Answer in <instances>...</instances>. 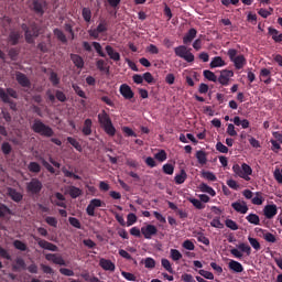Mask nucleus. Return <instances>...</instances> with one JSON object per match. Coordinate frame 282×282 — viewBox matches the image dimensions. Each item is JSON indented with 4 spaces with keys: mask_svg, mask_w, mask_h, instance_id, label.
<instances>
[{
    "mask_svg": "<svg viewBox=\"0 0 282 282\" xmlns=\"http://www.w3.org/2000/svg\"><path fill=\"white\" fill-rule=\"evenodd\" d=\"M98 122L104 129L105 133H107V135H110V138H113V135H116V127H113V122H111V117H109V113H107V111L102 110L98 115Z\"/></svg>",
    "mask_w": 282,
    "mask_h": 282,
    "instance_id": "1",
    "label": "nucleus"
},
{
    "mask_svg": "<svg viewBox=\"0 0 282 282\" xmlns=\"http://www.w3.org/2000/svg\"><path fill=\"white\" fill-rule=\"evenodd\" d=\"M31 129L34 133H39V135H42L43 138H53L54 135V129L45 124L41 119H35Z\"/></svg>",
    "mask_w": 282,
    "mask_h": 282,
    "instance_id": "2",
    "label": "nucleus"
},
{
    "mask_svg": "<svg viewBox=\"0 0 282 282\" xmlns=\"http://www.w3.org/2000/svg\"><path fill=\"white\" fill-rule=\"evenodd\" d=\"M22 30L24 31V39L30 45H32L34 39H37L41 34V28H39L36 23H32L30 26L22 24Z\"/></svg>",
    "mask_w": 282,
    "mask_h": 282,
    "instance_id": "3",
    "label": "nucleus"
},
{
    "mask_svg": "<svg viewBox=\"0 0 282 282\" xmlns=\"http://www.w3.org/2000/svg\"><path fill=\"white\" fill-rule=\"evenodd\" d=\"M232 171L234 173H236V175H238V177L246 180V182H250V175H252V167H250V165H248L247 163H242V165L234 164Z\"/></svg>",
    "mask_w": 282,
    "mask_h": 282,
    "instance_id": "4",
    "label": "nucleus"
},
{
    "mask_svg": "<svg viewBox=\"0 0 282 282\" xmlns=\"http://www.w3.org/2000/svg\"><path fill=\"white\" fill-rule=\"evenodd\" d=\"M237 50L229 48L227 52V56L234 63L236 69H243V66L246 65V57L243 55H237Z\"/></svg>",
    "mask_w": 282,
    "mask_h": 282,
    "instance_id": "5",
    "label": "nucleus"
},
{
    "mask_svg": "<svg viewBox=\"0 0 282 282\" xmlns=\"http://www.w3.org/2000/svg\"><path fill=\"white\" fill-rule=\"evenodd\" d=\"M174 54L180 58H183V61H186V63H193L195 61V55H193V53H191V48L188 50L185 45L175 47Z\"/></svg>",
    "mask_w": 282,
    "mask_h": 282,
    "instance_id": "6",
    "label": "nucleus"
},
{
    "mask_svg": "<svg viewBox=\"0 0 282 282\" xmlns=\"http://www.w3.org/2000/svg\"><path fill=\"white\" fill-rule=\"evenodd\" d=\"M41 191H43V183L39 178H31L26 183V193L29 195H41Z\"/></svg>",
    "mask_w": 282,
    "mask_h": 282,
    "instance_id": "7",
    "label": "nucleus"
},
{
    "mask_svg": "<svg viewBox=\"0 0 282 282\" xmlns=\"http://www.w3.org/2000/svg\"><path fill=\"white\" fill-rule=\"evenodd\" d=\"M10 98H19V94L17 93V90H14V88H7V91L4 88L0 87V99L2 100V102H4L6 105H12V99Z\"/></svg>",
    "mask_w": 282,
    "mask_h": 282,
    "instance_id": "8",
    "label": "nucleus"
},
{
    "mask_svg": "<svg viewBox=\"0 0 282 282\" xmlns=\"http://www.w3.org/2000/svg\"><path fill=\"white\" fill-rule=\"evenodd\" d=\"M102 206H105V203L100 198H93L86 208V213L89 217H96V208H102Z\"/></svg>",
    "mask_w": 282,
    "mask_h": 282,
    "instance_id": "9",
    "label": "nucleus"
},
{
    "mask_svg": "<svg viewBox=\"0 0 282 282\" xmlns=\"http://www.w3.org/2000/svg\"><path fill=\"white\" fill-rule=\"evenodd\" d=\"M232 76H235V72L224 69L220 72L217 82L219 83V85H223V87H228V85H230V78H232Z\"/></svg>",
    "mask_w": 282,
    "mask_h": 282,
    "instance_id": "10",
    "label": "nucleus"
},
{
    "mask_svg": "<svg viewBox=\"0 0 282 282\" xmlns=\"http://www.w3.org/2000/svg\"><path fill=\"white\" fill-rule=\"evenodd\" d=\"M141 235H143L144 239H152L154 235H158V227L154 225H147L141 228Z\"/></svg>",
    "mask_w": 282,
    "mask_h": 282,
    "instance_id": "11",
    "label": "nucleus"
},
{
    "mask_svg": "<svg viewBox=\"0 0 282 282\" xmlns=\"http://www.w3.org/2000/svg\"><path fill=\"white\" fill-rule=\"evenodd\" d=\"M15 80H17V83H19V85L21 87H26L28 89H30V87H32V82H30V78H28V75H25L21 72H18L15 74Z\"/></svg>",
    "mask_w": 282,
    "mask_h": 282,
    "instance_id": "12",
    "label": "nucleus"
},
{
    "mask_svg": "<svg viewBox=\"0 0 282 282\" xmlns=\"http://www.w3.org/2000/svg\"><path fill=\"white\" fill-rule=\"evenodd\" d=\"M35 241H37V246H40V248H43V250H50L51 252H58V247L47 240L35 238Z\"/></svg>",
    "mask_w": 282,
    "mask_h": 282,
    "instance_id": "13",
    "label": "nucleus"
},
{
    "mask_svg": "<svg viewBox=\"0 0 282 282\" xmlns=\"http://www.w3.org/2000/svg\"><path fill=\"white\" fill-rule=\"evenodd\" d=\"M45 259L46 261H52V263H55V265H67L65 259H63V256L58 253H47Z\"/></svg>",
    "mask_w": 282,
    "mask_h": 282,
    "instance_id": "14",
    "label": "nucleus"
},
{
    "mask_svg": "<svg viewBox=\"0 0 282 282\" xmlns=\"http://www.w3.org/2000/svg\"><path fill=\"white\" fill-rule=\"evenodd\" d=\"M119 91L121 96L124 98V100H131V98L135 96V94L131 89V86H129L128 84H122L119 88Z\"/></svg>",
    "mask_w": 282,
    "mask_h": 282,
    "instance_id": "15",
    "label": "nucleus"
},
{
    "mask_svg": "<svg viewBox=\"0 0 282 282\" xmlns=\"http://www.w3.org/2000/svg\"><path fill=\"white\" fill-rule=\"evenodd\" d=\"M7 195L12 199V202H15L17 204H19V202H23V194L13 187L7 188Z\"/></svg>",
    "mask_w": 282,
    "mask_h": 282,
    "instance_id": "16",
    "label": "nucleus"
},
{
    "mask_svg": "<svg viewBox=\"0 0 282 282\" xmlns=\"http://www.w3.org/2000/svg\"><path fill=\"white\" fill-rule=\"evenodd\" d=\"M276 213H279V209L275 204L267 205L263 208V215L267 219H273Z\"/></svg>",
    "mask_w": 282,
    "mask_h": 282,
    "instance_id": "17",
    "label": "nucleus"
},
{
    "mask_svg": "<svg viewBox=\"0 0 282 282\" xmlns=\"http://www.w3.org/2000/svg\"><path fill=\"white\" fill-rule=\"evenodd\" d=\"M99 265L100 268H102V270H106L107 272H116V264L111 260L101 258L99 260Z\"/></svg>",
    "mask_w": 282,
    "mask_h": 282,
    "instance_id": "18",
    "label": "nucleus"
},
{
    "mask_svg": "<svg viewBox=\"0 0 282 282\" xmlns=\"http://www.w3.org/2000/svg\"><path fill=\"white\" fill-rule=\"evenodd\" d=\"M70 61L77 69H83L85 67V59L78 54L72 53Z\"/></svg>",
    "mask_w": 282,
    "mask_h": 282,
    "instance_id": "19",
    "label": "nucleus"
},
{
    "mask_svg": "<svg viewBox=\"0 0 282 282\" xmlns=\"http://www.w3.org/2000/svg\"><path fill=\"white\" fill-rule=\"evenodd\" d=\"M231 208H234L236 213H240L241 215H246V213H248V205L243 200L232 203Z\"/></svg>",
    "mask_w": 282,
    "mask_h": 282,
    "instance_id": "20",
    "label": "nucleus"
},
{
    "mask_svg": "<svg viewBox=\"0 0 282 282\" xmlns=\"http://www.w3.org/2000/svg\"><path fill=\"white\" fill-rule=\"evenodd\" d=\"M197 36V31L192 28L188 30V32L183 37L184 45H191L193 41H195V37Z\"/></svg>",
    "mask_w": 282,
    "mask_h": 282,
    "instance_id": "21",
    "label": "nucleus"
},
{
    "mask_svg": "<svg viewBox=\"0 0 282 282\" xmlns=\"http://www.w3.org/2000/svg\"><path fill=\"white\" fill-rule=\"evenodd\" d=\"M55 197L57 200L51 199V204L58 206L59 208H67V204H65V196L61 194V192H56Z\"/></svg>",
    "mask_w": 282,
    "mask_h": 282,
    "instance_id": "22",
    "label": "nucleus"
},
{
    "mask_svg": "<svg viewBox=\"0 0 282 282\" xmlns=\"http://www.w3.org/2000/svg\"><path fill=\"white\" fill-rule=\"evenodd\" d=\"M21 39V32L17 30H11L8 36V42L10 45H19V41Z\"/></svg>",
    "mask_w": 282,
    "mask_h": 282,
    "instance_id": "23",
    "label": "nucleus"
},
{
    "mask_svg": "<svg viewBox=\"0 0 282 282\" xmlns=\"http://www.w3.org/2000/svg\"><path fill=\"white\" fill-rule=\"evenodd\" d=\"M236 127H242V129H250V121L248 119H241V117L236 116L234 119H230Z\"/></svg>",
    "mask_w": 282,
    "mask_h": 282,
    "instance_id": "24",
    "label": "nucleus"
},
{
    "mask_svg": "<svg viewBox=\"0 0 282 282\" xmlns=\"http://www.w3.org/2000/svg\"><path fill=\"white\" fill-rule=\"evenodd\" d=\"M106 52L111 61L118 63L120 61V53H118L111 45L106 46Z\"/></svg>",
    "mask_w": 282,
    "mask_h": 282,
    "instance_id": "25",
    "label": "nucleus"
},
{
    "mask_svg": "<svg viewBox=\"0 0 282 282\" xmlns=\"http://www.w3.org/2000/svg\"><path fill=\"white\" fill-rule=\"evenodd\" d=\"M94 127V121L91 119H86L84 121L83 128H82V133L83 135H91L93 130L91 128Z\"/></svg>",
    "mask_w": 282,
    "mask_h": 282,
    "instance_id": "26",
    "label": "nucleus"
},
{
    "mask_svg": "<svg viewBox=\"0 0 282 282\" xmlns=\"http://www.w3.org/2000/svg\"><path fill=\"white\" fill-rule=\"evenodd\" d=\"M228 268H229V270H231L232 272H236V273L243 272V264H241L237 260H230L228 263Z\"/></svg>",
    "mask_w": 282,
    "mask_h": 282,
    "instance_id": "27",
    "label": "nucleus"
},
{
    "mask_svg": "<svg viewBox=\"0 0 282 282\" xmlns=\"http://www.w3.org/2000/svg\"><path fill=\"white\" fill-rule=\"evenodd\" d=\"M28 265L25 264V260L23 258H17L15 263L12 265L13 272H21V270H25Z\"/></svg>",
    "mask_w": 282,
    "mask_h": 282,
    "instance_id": "28",
    "label": "nucleus"
},
{
    "mask_svg": "<svg viewBox=\"0 0 282 282\" xmlns=\"http://www.w3.org/2000/svg\"><path fill=\"white\" fill-rule=\"evenodd\" d=\"M268 32H269L270 36H272L274 43H282V33L279 34V30H276L272 26H269Z\"/></svg>",
    "mask_w": 282,
    "mask_h": 282,
    "instance_id": "29",
    "label": "nucleus"
},
{
    "mask_svg": "<svg viewBox=\"0 0 282 282\" xmlns=\"http://www.w3.org/2000/svg\"><path fill=\"white\" fill-rule=\"evenodd\" d=\"M209 67L210 69H215L216 67H226V62L221 56H216L212 59Z\"/></svg>",
    "mask_w": 282,
    "mask_h": 282,
    "instance_id": "30",
    "label": "nucleus"
},
{
    "mask_svg": "<svg viewBox=\"0 0 282 282\" xmlns=\"http://www.w3.org/2000/svg\"><path fill=\"white\" fill-rule=\"evenodd\" d=\"M68 195L72 197V199H76L77 197H80V195H83V189L70 185L68 187Z\"/></svg>",
    "mask_w": 282,
    "mask_h": 282,
    "instance_id": "31",
    "label": "nucleus"
},
{
    "mask_svg": "<svg viewBox=\"0 0 282 282\" xmlns=\"http://www.w3.org/2000/svg\"><path fill=\"white\" fill-rule=\"evenodd\" d=\"M188 178V174H186L185 170H181L180 174H176L174 177L175 184H184Z\"/></svg>",
    "mask_w": 282,
    "mask_h": 282,
    "instance_id": "32",
    "label": "nucleus"
},
{
    "mask_svg": "<svg viewBox=\"0 0 282 282\" xmlns=\"http://www.w3.org/2000/svg\"><path fill=\"white\" fill-rule=\"evenodd\" d=\"M199 189L202 191V193H207L212 197H215V195H217V192H215L214 188L206 183H200Z\"/></svg>",
    "mask_w": 282,
    "mask_h": 282,
    "instance_id": "33",
    "label": "nucleus"
},
{
    "mask_svg": "<svg viewBox=\"0 0 282 282\" xmlns=\"http://www.w3.org/2000/svg\"><path fill=\"white\" fill-rule=\"evenodd\" d=\"M33 10L36 14H40L41 17L45 14V10H43V3L39 0L33 1Z\"/></svg>",
    "mask_w": 282,
    "mask_h": 282,
    "instance_id": "34",
    "label": "nucleus"
},
{
    "mask_svg": "<svg viewBox=\"0 0 282 282\" xmlns=\"http://www.w3.org/2000/svg\"><path fill=\"white\" fill-rule=\"evenodd\" d=\"M246 219L249 224H252L253 226H260V224H261V219L259 218V215H257V214H249L246 217Z\"/></svg>",
    "mask_w": 282,
    "mask_h": 282,
    "instance_id": "35",
    "label": "nucleus"
},
{
    "mask_svg": "<svg viewBox=\"0 0 282 282\" xmlns=\"http://www.w3.org/2000/svg\"><path fill=\"white\" fill-rule=\"evenodd\" d=\"M196 159L198 161V164H206L208 162L206 152H204V150H199L196 152Z\"/></svg>",
    "mask_w": 282,
    "mask_h": 282,
    "instance_id": "36",
    "label": "nucleus"
},
{
    "mask_svg": "<svg viewBox=\"0 0 282 282\" xmlns=\"http://www.w3.org/2000/svg\"><path fill=\"white\" fill-rule=\"evenodd\" d=\"M82 17L86 23H90L91 22V9H89L87 7L83 8Z\"/></svg>",
    "mask_w": 282,
    "mask_h": 282,
    "instance_id": "37",
    "label": "nucleus"
},
{
    "mask_svg": "<svg viewBox=\"0 0 282 282\" xmlns=\"http://www.w3.org/2000/svg\"><path fill=\"white\" fill-rule=\"evenodd\" d=\"M67 142L76 149L79 153L83 152V145H80V142H78L76 139L72 137H67Z\"/></svg>",
    "mask_w": 282,
    "mask_h": 282,
    "instance_id": "38",
    "label": "nucleus"
},
{
    "mask_svg": "<svg viewBox=\"0 0 282 282\" xmlns=\"http://www.w3.org/2000/svg\"><path fill=\"white\" fill-rule=\"evenodd\" d=\"M203 76L207 80H210L212 83H217V75H215V73H213V70H209V69L204 70Z\"/></svg>",
    "mask_w": 282,
    "mask_h": 282,
    "instance_id": "39",
    "label": "nucleus"
},
{
    "mask_svg": "<svg viewBox=\"0 0 282 282\" xmlns=\"http://www.w3.org/2000/svg\"><path fill=\"white\" fill-rule=\"evenodd\" d=\"M6 215H12V209L6 204H0V218L3 219Z\"/></svg>",
    "mask_w": 282,
    "mask_h": 282,
    "instance_id": "40",
    "label": "nucleus"
},
{
    "mask_svg": "<svg viewBox=\"0 0 282 282\" xmlns=\"http://www.w3.org/2000/svg\"><path fill=\"white\" fill-rule=\"evenodd\" d=\"M53 34H55L56 39H58L61 43H67V36L61 31V29H54Z\"/></svg>",
    "mask_w": 282,
    "mask_h": 282,
    "instance_id": "41",
    "label": "nucleus"
},
{
    "mask_svg": "<svg viewBox=\"0 0 282 282\" xmlns=\"http://www.w3.org/2000/svg\"><path fill=\"white\" fill-rule=\"evenodd\" d=\"M109 26V23L107 20H100L99 24L97 25L96 30L99 34H102V32H107Z\"/></svg>",
    "mask_w": 282,
    "mask_h": 282,
    "instance_id": "42",
    "label": "nucleus"
},
{
    "mask_svg": "<svg viewBox=\"0 0 282 282\" xmlns=\"http://www.w3.org/2000/svg\"><path fill=\"white\" fill-rule=\"evenodd\" d=\"M13 247L15 248V250H20L21 252H25V250H28V245H25V242L21 240H14Z\"/></svg>",
    "mask_w": 282,
    "mask_h": 282,
    "instance_id": "43",
    "label": "nucleus"
},
{
    "mask_svg": "<svg viewBox=\"0 0 282 282\" xmlns=\"http://www.w3.org/2000/svg\"><path fill=\"white\" fill-rule=\"evenodd\" d=\"M248 241L253 250H256L257 252L261 250V243L259 242V240H257V238L248 237Z\"/></svg>",
    "mask_w": 282,
    "mask_h": 282,
    "instance_id": "44",
    "label": "nucleus"
},
{
    "mask_svg": "<svg viewBox=\"0 0 282 282\" xmlns=\"http://www.w3.org/2000/svg\"><path fill=\"white\" fill-rule=\"evenodd\" d=\"M196 239L199 243H204V246H210V240L204 235V232H198L196 235Z\"/></svg>",
    "mask_w": 282,
    "mask_h": 282,
    "instance_id": "45",
    "label": "nucleus"
},
{
    "mask_svg": "<svg viewBox=\"0 0 282 282\" xmlns=\"http://www.w3.org/2000/svg\"><path fill=\"white\" fill-rule=\"evenodd\" d=\"M161 265L162 268H164V270H166V272H170V274H173V267L171 265V261H169V259L163 258L161 260Z\"/></svg>",
    "mask_w": 282,
    "mask_h": 282,
    "instance_id": "46",
    "label": "nucleus"
},
{
    "mask_svg": "<svg viewBox=\"0 0 282 282\" xmlns=\"http://www.w3.org/2000/svg\"><path fill=\"white\" fill-rule=\"evenodd\" d=\"M93 47L95 48L97 54L99 56H101V58H106L107 57V54H105V52L102 51V45H100L99 42H93Z\"/></svg>",
    "mask_w": 282,
    "mask_h": 282,
    "instance_id": "47",
    "label": "nucleus"
},
{
    "mask_svg": "<svg viewBox=\"0 0 282 282\" xmlns=\"http://www.w3.org/2000/svg\"><path fill=\"white\" fill-rule=\"evenodd\" d=\"M30 173H41V164L37 162H31L28 165Z\"/></svg>",
    "mask_w": 282,
    "mask_h": 282,
    "instance_id": "48",
    "label": "nucleus"
},
{
    "mask_svg": "<svg viewBox=\"0 0 282 282\" xmlns=\"http://www.w3.org/2000/svg\"><path fill=\"white\" fill-rule=\"evenodd\" d=\"M96 67H97V69H99V72L109 73V68L107 67V62H105V59H98L96 62Z\"/></svg>",
    "mask_w": 282,
    "mask_h": 282,
    "instance_id": "49",
    "label": "nucleus"
},
{
    "mask_svg": "<svg viewBox=\"0 0 282 282\" xmlns=\"http://www.w3.org/2000/svg\"><path fill=\"white\" fill-rule=\"evenodd\" d=\"M62 173L65 175V177H73V180H80V176L78 174H74V172L67 170V167H62Z\"/></svg>",
    "mask_w": 282,
    "mask_h": 282,
    "instance_id": "50",
    "label": "nucleus"
},
{
    "mask_svg": "<svg viewBox=\"0 0 282 282\" xmlns=\"http://www.w3.org/2000/svg\"><path fill=\"white\" fill-rule=\"evenodd\" d=\"M189 202L197 208V210H204V208H206V205H204L200 199L191 198Z\"/></svg>",
    "mask_w": 282,
    "mask_h": 282,
    "instance_id": "51",
    "label": "nucleus"
},
{
    "mask_svg": "<svg viewBox=\"0 0 282 282\" xmlns=\"http://www.w3.org/2000/svg\"><path fill=\"white\" fill-rule=\"evenodd\" d=\"M238 250H240L241 252H246L248 257H250V254H252V248H250V246H248L247 243H243V242L238 245Z\"/></svg>",
    "mask_w": 282,
    "mask_h": 282,
    "instance_id": "52",
    "label": "nucleus"
},
{
    "mask_svg": "<svg viewBox=\"0 0 282 282\" xmlns=\"http://www.w3.org/2000/svg\"><path fill=\"white\" fill-rule=\"evenodd\" d=\"M50 80L53 87H57V85H61V78H58V74H56L55 72L51 73Z\"/></svg>",
    "mask_w": 282,
    "mask_h": 282,
    "instance_id": "53",
    "label": "nucleus"
},
{
    "mask_svg": "<svg viewBox=\"0 0 282 282\" xmlns=\"http://www.w3.org/2000/svg\"><path fill=\"white\" fill-rule=\"evenodd\" d=\"M72 88L74 89L75 94L79 96V98L87 99V95L83 91V88H80V86L73 84Z\"/></svg>",
    "mask_w": 282,
    "mask_h": 282,
    "instance_id": "54",
    "label": "nucleus"
},
{
    "mask_svg": "<svg viewBox=\"0 0 282 282\" xmlns=\"http://www.w3.org/2000/svg\"><path fill=\"white\" fill-rule=\"evenodd\" d=\"M3 155H10L12 153V145L9 142H3L1 145Z\"/></svg>",
    "mask_w": 282,
    "mask_h": 282,
    "instance_id": "55",
    "label": "nucleus"
},
{
    "mask_svg": "<svg viewBox=\"0 0 282 282\" xmlns=\"http://www.w3.org/2000/svg\"><path fill=\"white\" fill-rule=\"evenodd\" d=\"M174 172L175 166H173V164L166 163L163 165V173H165V175H173Z\"/></svg>",
    "mask_w": 282,
    "mask_h": 282,
    "instance_id": "56",
    "label": "nucleus"
},
{
    "mask_svg": "<svg viewBox=\"0 0 282 282\" xmlns=\"http://www.w3.org/2000/svg\"><path fill=\"white\" fill-rule=\"evenodd\" d=\"M225 226L230 230H239V225H237V223L232 219H226Z\"/></svg>",
    "mask_w": 282,
    "mask_h": 282,
    "instance_id": "57",
    "label": "nucleus"
},
{
    "mask_svg": "<svg viewBox=\"0 0 282 282\" xmlns=\"http://www.w3.org/2000/svg\"><path fill=\"white\" fill-rule=\"evenodd\" d=\"M170 254L173 261H180V259H182V252L177 249H171Z\"/></svg>",
    "mask_w": 282,
    "mask_h": 282,
    "instance_id": "58",
    "label": "nucleus"
},
{
    "mask_svg": "<svg viewBox=\"0 0 282 282\" xmlns=\"http://www.w3.org/2000/svg\"><path fill=\"white\" fill-rule=\"evenodd\" d=\"M55 98L59 102H67V95H65V93H63V90H55Z\"/></svg>",
    "mask_w": 282,
    "mask_h": 282,
    "instance_id": "59",
    "label": "nucleus"
},
{
    "mask_svg": "<svg viewBox=\"0 0 282 282\" xmlns=\"http://www.w3.org/2000/svg\"><path fill=\"white\" fill-rule=\"evenodd\" d=\"M210 226L212 228H224V225L220 220V217L219 216H216L212 221H210Z\"/></svg>",
    "mask_w": 282,
    "mask_h": 282,
    "instance_id": "60",
    "label": "nucleus"
},
{
    "mask_svg": "<svg viewBox=\"0 0 282 282\" xmlns=\"http://www.w3.org/2000/svg\"><path fill=\"white\" fill-rule=\"evenodd\" d=\"M138 221V216H135V214L130 213L127 216V226H133V224H135Z\"/></svg>",
    "mask_w": 282,
    "mask_h": 282,
    "instance_id": "61",
    "label": "nucleus"
},
{
    "mask_svg": "<svg viewBox=\"0 0 282 282\" xmlns=\"http://www.w3.org/2000/svg\"><path fill=\"white\" fill-rule=\"evenodd\" d=\"M203 177L208 180V182H217V176L213 172H203Z\"/></svg>",
    "mask_w": 282,
    "mask_h": 282,
    "instance_id": "62",
    "label": "nucleus"
},
{
    "mask_svg": "<svg viewBox=\"0 0 282 282\" xmlns=\"http://www.w3.org/2000/svg\"><path fill=\"white\" fill-rule=\"evenodd\" d=\"M144 268H148L149 270H153V268H155V260L153 258H145Z\"/></svg>",
    "mask_w": 282,
    "mask_h": 282,
    "instance_id": "63",
    "label": "nucleus"
},
{
    "mask_svg": "<svg viewBox=\"0 0 282 282\" xmlns=\"http://www.w3.org/2000/svg\"><path fill=\"white\" fill-rule=\"evenodd\" d=\"M181 281H183V282H196L195 278L191 273H183L181 275Z\"/></svg>",
    "mask_w": 282,
    "mask_h": 282,
    "instance_id": "64",
    "label": "nucleus"
}]
</instances>
